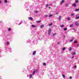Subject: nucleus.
Masks as SVG:
<instances>
[{"label": "nucleus", "mask_w": 79, "mask_h": 79, "mask_svg": "<svg viewBox=\"0 0 79 79\" xmlns=\"http://www.w3.org/2000/svg\"><path fill=\"white\" fill-rule=\"evenodd\" d=\"M52 16H53V15H49V17H52Z\"/></svg>", "instance_id": "nucleus-31"}, {"label": "nucleus", "mask_w": 79, "mask_h": 79, "mask_svg": "<svg viewBox=\"0 0 79 79\" xmlns=\"http://www.w3.org/2000/svg\"><path fill=\"white\" fill-rule=\"evenodd\" d=\"M72 78H73V77H69V78L70 79H72Z\"/></svg>", "instance_id": "nucleus-35"}, {"label": "nucleus", "mask_w": 79, "mask_h": 79, "mask_svg": "<svg viewBox=\"0 0 79 79\" xmlns=\"http://www.w3.org/2000/svg\"><path fill=\"white\" fill-rule=\"evenodd\" d=\"M57 44H58V45L60 44V43H59V42H57Z\"/></svg>", "instance_id": "nucleus-39"}, {"label": "nucleus", "mask_w": 79, "mask_h": 79, "mask_svg": "<svg viewBox=\"0 0 79 79\" xmlns=\"http://www.w3.org/2000/svg\"><path fill=\"white\" fill-rule=\"evenodd\" d=\"M44 27V25H41L40 26V28H43Z\"/></svg>", "instance_id": "nucleus-3"}, {"label": "nucleus", "mask_w": 79, "mask_h": 79, "mask_svg": "<svg viewBox=\"0 0 79 79\" xmlns=\"http://www.w3.org/2000/svg\"><path fill=\"white\" fill-rule=\"evenodd\" d=\"M50 33H51V29L50 28L48 30V34L50 35Z\"/></svg>", "instance_id": "nucleus-1"}, {"label": "nucleus", "mask_w": 79, "mask_h": 79, "mask_svg": "<svg viewBox=\"0 0 79 79\" xmlns=\"http://www.w3.org/2000/svg\"><path fill=\"white\" fill-rule=\"evenodd\" d=\"M56 14H57V13H56Z\"/></svg>", "instance_id": "nucleus-45"}, {"label": "nucleus", "mask_w": 79, "mask_h": 79, "mask_svg": "<svg viewBox=\"0 0 79 79\" xmlns=\"http://www.w3.org/2000/svg\"><path fill=\"white\" fill-rule=\"evenodd\" d=\"M69 51H71V50H72V48L70 47L69 48Z\"/></svg>", "instance_id": "nucleus-15"}, {"label": "nucleus", "mask_w": 79, "mask_h": 79, "mask_svg": "<svg viewBox=\"0 0 79 79\" xmlns=\"http://www.w3.org/2000/svg\"><path fill=\"white\" fill-rule=\"evenodd\" d=\"M48 4H46V6H48Z\"/></svg>", "instance_id": "nucleus-38"}, {"label": "nucleus", "mask_w": 79, "mask_h": 79, "mask_svg": "<svg viewBox=\"0 0 79 79\" xmlns=\"http://www.w3.org/2000/svg\"><path fill=\"white\" fill-rule=\"evenodd\" d=\"M64 2V0H62V1H61V3H60V4L61 5V4H62V3H63V2Z\"/></svg>", "instance_id": "nucleus-14"}, {"label": "nucleus", "mask_w": 79, "mask_h": 79, "mask_svg": "<svg viewBox=\"0 0 79 79\" xmlns=\"http://www.w3.org/2000/svg\"><path fill=\"white\" fill-rule=\"evenodd\" d=\"M75 11H79V9H75Z\"/></svg>", "instance_id": "nucleus-17"}, {"label": "nucleus", "mask_w": 79, "mask_h": 79, "mask_svg": "<svg viewBox=\"0 0 79 79\" xmlns=\"http://www.w3.org/2000/svg\"><path fill=\"white\" fill-rule=\"evenodd\" d=\"M65 6H68V4H66V5H65Z\"/></svg>", "instance_id": "nucleus-36"}, {"label": "nucleus", "mask_w": 79, "mask_h": 79, "mask_svg": "<svg viewBox=\"0 0 79 79\" xmlns=\"http://www.w3.org/2000/svg\"><path fill=\"white\" fill-rule=\"evenodd\" d=\"M65 48H63L62 50H63V51H64V50H65Z\"/></svg>", "instance_id": "nucleus-30"}, {"label": "nucleus", "mask_w": 79, "mask_h": 79, "mask_svg": "<svg viewBox=\"0 0 79 79\" xmlns=\"http://www.w3.org/2000/svg\"><path fill=\"white\" fill-rule=\"evenodd\" d=\"M74 68H76L77 67V66L76 65H74L73 66Z\"/></svg>", "instance_id": "nucleus-26"}, {"label": "nucleus", "mask_w": 79, "mask_h": 79, "mask_svg": "<svg viewBox=\"0 0 79 79\" xmlns=\"http://www.w3.org/2000/svg\"><path fill=\"white\" fill-rule=\"evenodd\" d=\"M10 30H11V28H8V31H10Z\"/></svg>", "instance_id": "nucleus-23"}, {"label": "nucleus", "mask_w": 79, "mask_h": 79, "mask_svg": "<svg viewBox=\"0 0 79 79\" xmlns=\"http://www.w3.org/2000/svg\"><path fill=\"white\" fill-rule=\"evenodd\" d=\"M67 30V28H65L64 29V31H66Z\"/></svg>", "instance_id": "nucleus-28"}, {"label": "nucleus", "mask_w": 79, "mask_h": 79, "mask_svg": "<svg viewBox=\"0 0 79 79\" xmlns=\"http://www.w3.org/2000/svg\"><path fill=\"white\" fill-rule=\"evenodd\" d=\"M21 24V23H19V25H20V24Z\"/></svg>", "instance_id": "nucleus-43"}, {"label": "nucleus", "mask_w": 79, "mask_h": 79, "mask_svg": "<svg viewBox=\"0 0 79 79\" xmlns=\"http://www.w3.org/2000/svg\"><path fill=\"white\" fill-rule=\"evenodd\" d=\"M75 24L77 26H79V23L78 22H76Z\"/></svg>", "instance_id": "nucleus-5"}, {"label": "nucleus", "mask_w": 79, "mask_h": 79, "mask_svg": "<svg viewBox=\"0 0 79 79\" xmlns=\"http://www.w3.org/2000/svg\"><path fill=\"white\" fill-rule=\"evenodd\" d=\"M77 41H74V44H76L77 43Z\"/></svg>", "instance_id": "nucleus-24"}, {"label": "nucleus", "mask_w": 79, "mask_h": 79, "mask_svg": "<svg viewBox=\"0 0 79 79\" xmlns=\"http://www.w3.org/2000/svg\"><path fill=\"white\" fill-rule=\"evenodd\" d=\"M78 2H79V1H78V0H76L75 1V3H77Z\"/></svg>", "instance_id": "nucleus-18"}, {"label": "nucleus", "mask_w": 79, "mask_h": 79, "mask_svg": "<svg viewBox=\"0 0 79 79\" xmlns=\"http://www.w3.org/2000/svg\"><path fill=\"white\" fill-rule=\"evenodd\" d=\"M32 76H33L32 74H30V76L29 77L30 79H31V78H32Z\"/></svg>", "instance_id": "nucleus-2"}, {"label": "nucleus", "mask_w": 79, "mask_h": 79, "mask_svg": "<svg viewBox=\"0 0 79 79\" xmlns=\"http://www.w3.org/2000/svg\"><path fill=\"white\" fill-rule=\"evenodd\" d=\"M31 27H36L37 26H35V25H31Z\"/></svg>", "instance_id": "nucleus-6"}, {"label": "nucleus", "mask_w": 79, "mask_h": 79, "mask_svg": "<svg viewBox=\"0 0 79 79\" xmlns=\"http://www.w3.org/2000/svg\"><path fill=\"white\" fill-rule=\"evenodd\" d=\"M2 3V1H0V3Z\"/></svg>", "instance_id": "nucleus-44"}, {"label": "nucleus", "mask_w": 79, "mask_h": 79, "mask_svg": "<svg viewBox=\"0 0 79 79\" xmlns=\"http://www.w3.org/2000/svg\"><path fill=\"white\" fill-rule=\"evenodd\" d=\"M77 47H79V45L78 44H77Z\"/></svg>", "instance_id": "nucleus-41"}, {"label": "nucleus", "mask_w": 79, "mask_h": 79, "mask_svg": "<svg viewBox=\"0 0 79 79\" xmlns=\"http://www.w3.org/2000/svg\"><path fill=\"white\" fill-rule=\"evenodd\" d=\"M4 2L6 3H7V1L6 0H5Z\"/></svg>", "instance_id": "nucleus-34"}, {"label": "nucleus", "mask_w": 79, "mask_h": 79, "mask_svg": "<svg viewBox=\"0 0 79 79\" xmlns=\"http://www.w3.org/2000/svg\"><path fill=\"white\" fill-rule=\"evenodd\" d=\"M49 8H51L50 7H49Z\"/></svg>", "instance_id": "nucleus-46"}, {"label": "nucleus", "mask_w": 79, "mask_h": 79, "mask_svg": "<svg viewBox=\"0 0 79 79\" xmlns=\"http://www.w3.org/2000/svg\"><path fill=\"white\" fill-rule=\"evenodd\" d=\"M72 55H76V52H73V53L72 54Z\"/></svg>", "instance_id": "nucleus-16"}, {"label": "nucleus", "mask_w": 79, "mask_h": 79, "mask_svg": "<svg viewBox=\"0 0 79 79\" xmlns=\"http://www.w3.org/2000/svg\"><path fill=\"white\" fill-rule=\"evenodd\" d=\"M36 52L35 51H34L33 53V55H35V52Z\"/></svg>", "instance_id": "nucleus-8"}, {"label": "nucleus", "mask_w": 79, "mask_h": 79, "mask_svg": "<svg viewBox=\"0 0 79 79\" xmlns=\"http://www.w3.org/2000/svg\"><path fill=\"white\" fill-rule=\"evenodd\" d=\"M62 76L64 78V77H65V75H64L63 74L62 75Z\"/></svg>", "instance_id": "nucleus-25"}, {"label": "nucleus", "mask_w": 79, "mask_h": 79, "mask_svg": "<svg viewBox=\"0 0 79 79\" xmlns=\"http://www.w3.org/2000/svg\"><path fill=\"white\" fill-rule=\"evenodd\" d=\"M73 24H71L69 26V27H73Z\"/></svg>", "instance_id": "nucleus-12"}, {"label": "nucleus", "mask_w": 79, "mask_h": 79, "mask_svg": "<svg viewBox=\"0 0 79 79\" xmlns=\"http://www.w3.org/2000/svg\"><path fill=\"white\" fill-rule=\"evenodd\" d=\"M43 65H44V66H45L46 65V63H43Z\"/></svg>", "instance_id": "nucleus-21"}, {"label": "nucleus", "mask_w": 79, "mask_h": 79, "mask_svg": "<svg viewBox=\"0 0 79 79\" xmlns=\"http://www.w3.org/2000/svg\"><path fill=\"white\" fill-rule=\"evenodd\" d=\"M41 22V20H39L36 22L37 23H39Z\"/></svg>", "instance_id": "nucleus-11"}, {"label": "nucleus", "mask_w": 79, "mask_h": 79, "mask_svg": "<svg viewBox=\"0 0 79 79\" xmlns=\"http://www.w3.org/2000/svg\"><path fill=\"white\" fill-rule=\"evenodd\" d=\"M74 40V38H72L71 40H70V42H72V41Z\"/></svg>", "instance_id": "nucleus-4"}, {"label": "nucleus", "mask_w": 79, "mask_h": 79, "mask_svg": "<svg viewBox=\"0 0 79 79\" xmlns=\"http://www.w3.org/2000/svg\"><path fill=\"white\" fill-rule=\"evenodd\" d=\"M52 23H51L50 24H48V26H52Z\"/></svg>", "instance_id": "nucleus-19"}, {"label": "nucleus", "mask_w": 79, "mask_h": 79, "mask_svg": "<svg viewBox=\"0 0 79 79\" xmlns=\"http://www.w3.org/2000/svg\"><path fill=\"white\" fill-rule=\"evenodd\" d=\"M61 16H60L59 18H58V19H59V20H60H60H61Z\"/></svg>", "instance_id": "nucleus-13"}, {"label": "nucleus", "mask_w": 79, "mask_h": 79, "mask_svg": "<svg viewBox=\"0 0 79 79\" xmlns=\"http://www.w3.org/2000/svg\"><path fill=\"white\" fill-rule=\"evenodd\" d=\"M6 44L7 45H9V44H10V42H7Z\"/></svg>", "instance_id": "nucleus-29"}, {"label": "nucleus", "mask_w": 79, "mask_h": 79, "mask_svg": "<svg viewBox=\"0 0 79 79\" xmlns=\"http://www.w3.org/2000/svg\"><path fill=\"white\" fill-rule=\"evenodd\" d=\"M44 16L45 17H48V15H45Z\"/></svg>", "instance_id": "nucleus-33"}, {"label": "nucleus", "mask_w": 79, "mask_h": 79, "mask_svg": "<svg viewBox=\"0 0 79 79\" xmlns=\"http://www.w3.org/2000/svg\"><path fill=\"white\" fill-rule=\"evenodd\" d=\"M73 6H74V7H76V5L74 3L72 5Z\"/></svg>", "instance_id": "nucleus-10"}, {"label": "nucleus", "mask_w": 79, "mask_h": 79, "mask_svg": "<svg viewBox=\"0 0 79 79\" xmlns=\"http://www.w3.org/2000/svg\"><path fill=\"white\" fill-rule=\"evenodd\" d=\"M60 27H64V25H61Z\"/></svg>", "instance_id": "nucleus-27"}, {"label": "nucleus", "mask_w": 79, "mask_h": 79, "mask_svg": "<svg viewBox=\"0 0 79 79\" xmlns=\"http://www.w3.org/2000/svg\"><path fill=\"white\" fill-rule=\"evenodd\" d=\"M35 12L36 13H37V11L35 10Z\"/></svg>", "instance_id": "nucleus-37"}, {"label": "nucleus", "mask_w": 79, "mask_h": 79, "mask_svg": "<svg viewBox=\"0 0 79 79\" xmlns=\"http://www.w3.org/2000/svg\"><path fill=\"white\" fill-rule=\"evenodd\" d=\"M10 50H11V48H10Z\"/></svg>", "instance_id": "nucleus-47"}, {"label": "nucleus", "mask_w": 79, "mask_h": 79, "mask_svg": "<svg viewBox=\"0 0 79 79\" xmlns=\"http://www.w3.org/2000/svg\"><path fill=\"white\" fill-rule=\"evenodd\" d=\"M73 58H74V56H72V59H73Z\"/></svg>", "instance_id": "nucleus-42"}, {"label": "nucleus", "mask_w": 79, "mask_h": 79, "mask_svg": "<svg viewBox=\"0 0 79 79\" xmlns=\"http://www.w3.org/2000/svg\"><path fill=\"white\" fill-rule=\"evenodd\" d=\"M29 19H30V20H33V18L31 17H30L28 18Z\"/></svg>", "instance_id": "nucleus-7"}, {"label": "nucleus", "mask_w": 79, "mask_h": 79, "mask_svg": "<svg viewBox=\"0 0 79 79\" xmlns=\"http://www.w3.org/2000/svg\"><path fill=\"white\" fill-rule=\"evenodd\" d=\"M71 16H74V14H71Z\"/></svg>", "instance_id": "nucleus-22"}, {"label": "nucleus", "mask_w": 79, "mask_h": 79, "mask_svg": "<svg viewBox=\"0 0 79 79\" xmlns=\"http://www.w3.org/2000/svg\"><path fill=\"white\" fill-rule=\"evenodd\" d=\"M35 70L33 71V73L32 74V75H33L34 76V75L35 74Z\"/></svg>", "instance_id": "nucleus-9"}, {"label": "nucleus", "mask_w": 79, "mask_h": 79, "mask_svg": "<svg viewBox=\"0 0 79 79\" xmlns=\"http://www.w3.org/2000/svg\"><path fill=\"white\" fill-rule=\"evenodd\" d=\"M70 19V18H69L68 19V21H69Z\"/></svg>", "instance_id": "nucleus-40"}, {"label": "nucleus", "mask_w": 79, "mask_h": 79, "mask_svg": "<svg viewBox=\"0 0 79 79\" xmlns=\"http://www.w3.org/2000/svg\"><path fill=\"white\" fill-rule=\"evenodd\" d=\"M79 19V16L77 17L76 18V19Z\"/></svg>", "instance_id": "nucleus-20"}, {"label": "nucleus", "mask_w": 79, "mask_h": 79, "mask_svg": "<svg viewBox=\"0 0 79 79\" xmlns=\"http://www.w3.org/2000/svg\"><path fill=\"white\" fill-rule=\"evenodd\" d=\"M56 33H54V34H53V35L54 36V35H56Z\"/></svg>", "instance_id": "nucleus-32"}]
</instances>
